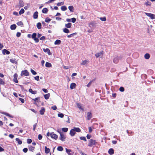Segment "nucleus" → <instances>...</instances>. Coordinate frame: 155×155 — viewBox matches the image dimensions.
<instances>
[{"label": "nucleus", "instance_id": "f257e3e1", "mask_svg": "<svg viewBox=\"0 0 155 155\" xmlns=\"http://www.w3.org/2000/svg\"><path fill=\"white\" fill-rule=\"evenodd\" d=\"M97 143V142L95 140L91 139L88 141V146L90 147H91L95 145Z\"/></svg>", "mask_w": 155, "mask_h": 155}, {"label": "nucleus", "instance_id": "f03ea898", "mask_svg": "<svg viewBox=\"0 0 155 155\" xmlns=\"http://www.w3.org/2000/svg\"><path fill=\"white\" fill-rule=\"evenodd\" d=\"M21 76L24 75L28 76L29 75V73L27 70H25L21 71Z\"/></svg>", "mask_w": 155, "mask_h": 155}, {"label": "nucleus", "instance_id": "7ed1b4c3", "mask_svg": "<svg viewBox=\"0 0 155 155\" xmlns=\"http://www.w3.org/2000/svg\"><path fill=\"white\" fill-rule=\"evenodd\" d=\"M121 59V57L120 56H117L115 57L113 59V62L115 64L117 63Z\"/></svg>", "mask_w": 155, "mask_h": 155}, {"label": "nucleus", "instance_id": "20e7f679", "mask_svg": "<svg viewBox=\"0 0 155 155\" xmlns=\"http://www.w3.org/2000/svg\"><path fill=\"white\" fill-rule=\"evenodd\" d=\"M96 25V22L95 21H92L88 24V26L90 28L95 27Z\"/></svg>", "mask_w": 155, "mask_h": 155}, {"label": "nucleus", "instance_id": "39448f33", "mask_svg": "<svg viewBox=\"0 0 155 155\" xmlns=\"http://www.w3.org/2000/svg\"><path fill=\"white\" fill-rule=\"evenodd\" d=\"M60 139L63 141H64L66 138L65 136L62 133L60 132Z\"/></svg>", "mask_w": 155, "mask_h": 155}, {"label": "nucleus", "instance_id": "423d86ee", "mask_svg": "<svg viewBox=\"0 0 155 155\" xmlns=\"http://www.w3.org/2000/svg\"><path fill=\"white\" fill-rule=\"evenodd\" d=\"M145 14L147 16L150 17L151 18V19H152L155 18L154 16H155V15L153 14L146 12L145 13Z\"/></svg>", "mask_w": 155, "mask_h": 155}, {"label": "nucleus", "instance_id": "0eeeda50", "mask_svg": "<svg viewBox=\"0 0 155 155\" xmlns=\"http://www.w3.org/2000/svg\"><path fill=\"white\" fill-rule=\"evenodd\" d=\"M92 117V114L91 112L87 113V120H90Z\"/></svg>", "mask_w": 155, "mask_h": 155}, {"label": "nucleus", "instance_id": "6e6552de", "mask_svg": "<svg viewBox=\"0 0 155 155\" xmlns=\"http://www.w3.org/2000/svg\"><path fill=\"white\" fill-rule=\"evenodd\" d=\"M50 136L52 138L56 140L58 138V136L57 135L54 134L53 133H51L50 134Z\"/></svg>", "mask_w": 155, "mask_h": 155}, {"label": "nucleus", "instance_id": "1a4fd4ad", "mask_svg": "<svg viewBox=\"0 0 155 155\" xmlns=\"http://www.w3.org/2000/svg\"><path fill=\"white\" fill-rule=\"evenodd\" d=\"M18 75L17 74H15L14 75V81L16 83H18V82L17 80Z\"/></svg>", "mask_w": 155, "mask_h": 155}, {"label": "nucleus", "instance_id": "9d476101", "mask_svg": "<svg viewBox=\"0 0 155 155\" xmlns=\"http://www.w3.org/2000/svg\"><path fill=\"white\" fill-rule=\"evenodd\" d=\"M43 51L45 52H47L48 54L49 55H51V53L50 52V51L49 49L48 48H46V49L43 48Z\"/></svg>", "mask_w": 155, "mask_h": 155}, {"label": "nucleus", "instance_id": "9b49d317", "mask_svg": "<svg viewBox=\"0 0 155 155\" xmlns=\"http://www.w3.org/2000/svg\"><path fill=\"white\" fill-rule=\"evenodd\" d=\"M76 132L73 129L71 130L70 132V134L71 136H74Z\"/></svg>", "mask_w": 155, "mask_h": 155}, {"label": "nucleus", "instance_id": "f8f14e48", "mask_svg": "<svg viewBox=\"0 0 155 155\" xmlns=\"http://www.w3.org/2000/svg\"><path fill=\"white\" fill-rule=\"evenodd\" d=\"M2 54L5 55V54H9L10 53V51L6 49H4L2 50Z\"/></svg>", "mask_w": 155, "mask_h": 155}, {"label": "nucleus", "instance_id": "ddd939ff", "mask_svg": "<svg viewBox=\"0 0 155 155\" xmlns=\"http://www.w3.org/2000/svg\"><path fill=\"white\" fill-rule=\"evenodd\" d=\"M103 51H102L100 52H99L97 53L96 54H95V56L96 58H98L100 56L103 55Z\"/></svg>", "mask_w": 155, "mask_h": 155}, {"label": "nucleus", "instance_id": "4468645a", "mask_svg": "<svg viewBox=\"0 0 155 155\" xmlns=\"http://www.w3.org/2000/svg\"><path fill=\"white\" fill-rule=\"evenodd\" d=\"M76 85L75 83H72L70 85V88L71 89H73L76 87Z\"/></svg>", "mask_w": 155, "mask_h": 155}, {"label": "nucleus", "instance_id": "2eb2a0df", "mask_svg": "<svg viewBox=\"0 0 155 155\" xmlns=\"http://www.w3.org/2000/svg\"><path fill=\"white\" fill-rule=\"evenodd\" d=\"M45 111V109L44 107H42L41 109L40 110V113L41 115L44 114V112Z\"/></svg>", "mask_w": 155, "mask_h": 155}, {"label": "nucleus", "instance_id": "dca6fc26", "mask_svg": "<svg viewBox=\"0 0 155 155\" xmlns=\"http://www.w3.org/2000/svg\"><path fill=\"white\" fill-rule=\"evenodd\" d=\"M29 91L31 94H35L37 93V91H33L32 89L31 88H30L29 89Z\"/></svg>", "mask_w": 155, "mask_h": 155}, {"label": "nucleus", "instance_id": "f3484780", "mask_svg": "<svg viewBox=\"0 0 155 155\" xmlns=\"http://www.w3.org/2000/svg\"><path fill=\"white\" fill-rule=\"evenodd\" d=\"M38 12L37 11H36L34 13L33 15V17L34 18L36 19L38 18Z\"/></svg>", "mask_w": 155, "mask_h": 155}, {"label": "nucleus", "instance_id": "a211bd4d", "mask_svg": "<svg viewBox=\"0 0 155 155\" xmlns=\"http://www.w3.org/2000/svg\"><path fill=\"white\" fill-rule=\"evenodd\" d=\"M77 105L78 107L79 108V109L84 110V109L82 107L81 104H79L78 103H77Z\"/></svg>", "mask_w": 155, "mask_h": 155}, {"label": "nucleus", "instance_id": "6ab92c4d", "mask_svg": "<svg viewBox=\"0 0 155 155\" xmlns=\"http://www.w3.org/2000/svg\"><path fill=\"white\" fill-rule=\"evenodd\" d=\"M108 152L110 155L113 154L114 153V150L112 148H110Z\"/></svg>", "mask_w": 155, "mask_h": 155}, {"label": "nucleus", "instance_id": "aec40b11", "mask_svg": "<svg viewBox=\"0 0 155 155\" xmlns=\"http://www.w3.org/2000/svg\"><path fill=\"white\" fill-rule=\"evenodd\" d=\"M45 66L47 68L51 67L52 64L51 63L47 62L45 63Z\"/></svg>", "mask_w": 155, "mask_h": 155}, {"label": "nucleus", "instance_id": "412c9836", "mask_svg": "<svg viewBox=\"0 0 155 155\" xmlns=\"http://www.w3.org/2000/svg\"><path fill=\"white\" fill-rule=\"evenodd\" d=\"M73 129L75 132H80L81 131L80 129L78 127H74Z\"/></svg>", "mask_w": 155, "mask_h": 155}, {"label": "nucleus", "instance_id": "4be33fe9", "mask_svg": "<svg viewBox=\"0 0 155 155\" xmlns=\"http://www.w3.org/2000/svg\"><path fill=\"white\" fill-rule=\"evenodd\" d=\"M10 61L11 62L13 63L17 64V62L16 61V59L15 58H11L10 59Z\"/></svg>", "mask_w": 155, "mask_h": 155}, {"label": "nucleus", "instance_id": "5701e85b", "mask_svg": "<svg viewBox=\"0 0 155 155\" xmlns=\"http://www.w3.org/2000/svg\"><path fill=\"white\" fill-rule=\"evenodd\" d=\"M50 152V150L49 148L47 147L46 146L45 147V153L47 154L49 153Z\"/></svg>", "mask_w": 155, "mask_h": 155}, {"label": "nucleus", "instance_id": "b1692460", "mask_svg": "<svg viewBox=\"0 0 155 155\" xmlns=\"http://www.w3.org/2000/svg\"><path fill=\"white\" fill-rule=\"evenodd\" d=\"M2 114H5V115L6 116H8L10 118H12L13 117V116H12L11 115H10V114H9L8 113H6V112H3L2 113Z\"/></svg>", "mask_w": 155, "mask_h": 155}, {"label": "nucleus", "instance_id": "393cba45", "mask_svg": "<svg viewBox=\"0 0 155 155\" xmlns=\"http://www.w3.org/2000/svg\"><path fill=\"white\" fill-rule=\"evenodd\" d=\"M16 28V25L15 24L12 25L10 26V28L12 30H15Z\"/></svg>", "mask_w": 155, "mask_h": 155}, {"label": "nucleus", "instance_id": "a878e982", "mask_svg": "<svg viewBox=\"0 0 155 155\" xmlns=\"http://www.w3.org/2000/svg\"><path fill=\"white\" fill-rule=\"evenodd\" d=\"M71 24L70 23H68L67 24H65V27L68 28H70L71 26Z\"/></svg>", "mask_w": 155, "mask_h": 155}, {"label": "nucleus", "instance_id": "bb28decb", "mask_svg": "<svg viewBox=\"0 0 155 155\" xmlns=\"http://www.w3.org/2000/svg\"><path fill=\"white\" fill-rule=\"evenodd\" d=\"M95 79H93L91 81L88 83L87 84V86L88 87H89L91 85L92 82L95 81Z\"/></svg>", "mask_w": 155, "mask_h": 155}, {"label": "nucleus", "instance_id": "cd10ccee", "mask_svg": "<svg viewBox=\"0 0 155 155\" xmlns=\"http://www.w3.org/2000/svg\"><path fill=\"white\" fill-rule=\"evenodd\" d=\"M50 96V93H48L47 94L44 95V97L45 99L46 100L48 99Z\"/></svg>", "mask_w": 155, "mask_h": 155}, {"label": "nucleus", "instance_id": "c85d7f7f", "mask_svg": "<svg viewBox=\"0 0 155 155\" xmlns=\"http://www.w3.org/2000/svg\"><path fill=\"white\" fill-rule=\"evenodd\" d=\"M41 24L40 22L38 23L37 24V27L38 29H40L41 28Z\"/></svg>", "mask_w": 155, "mask_h": 155}, {"label": "nucleus", "instance_id": "c756f323", "mask_svg": "<svg viewBox=\"0 0 155 155\" xmlns=\"http://www.w3.org/2000/svg\"><path fill=\"white\" fill-rule=\"evenodd\" d=\"M16 141H17L19 144H21L22 143V141L20 140L18 138H16Z\"/></svg>", "mask_w": 155, "mask_h": 155}, {"label": "nucleus", "instance_id": "7c9ffc66", "mask_svg": "<svg viewBox=\"0 0 155 155\" xmlns=\"http://www.w3.org/2000/svg\"><path fill=\"white\" fill-rule=\"evenodd\" d=\"M48 11V10L47 8H45L43 9L42 12L43 13H46Z\"/></svg>", "mask_w": 155, "mask_h": 155}, {"label": "nucleus", "instance_id": "2f4dec72", "mask_svg": "<svg viewBox=\"0 0 155 155\" xmlns=\"http://www.w3.org/2000/svg\"><path fill=\"white\" fill-rule=\"evenodd\" d=\"M68 9L71 12H73L74 11V7L72 6H69L68 7Z\"/></svg>", "mask_w": 155, "mask_h": 155}, {"label": "nucleus", "instance_id": "473e14b6", "mask_svg": "<svg viewBox=\"0 0 155 155\" xmlns=\"http://www.w3.org/2000/svg\"><path fill=\"white\" fill-rule=\"evenodd\" d=\"M144 57L147 59H149L150 58V55L149 54L146 53L144 55Z\"/></svg>", "mask_w": 155, "mask_h": 155}, {"label": "nucleus", "instance_id": "72a5a7b5", "mask_svg": "<svg viewBox=\"0 0 155 155\" xmlns=\"http://www.w3.org/2000/svg\"><path fill=\"white\" fill-rule=\"evenodd\" d=\"M67 9V8L65 6H63L61 7V9L62 11H65Z\"/></svg>", "mask_w": 155, "mask_h": 155}, {"label": "nucleus", "instance_id": "f704fd0d", "mask_svg": "<svg viewBox=\"0 0 155 155\" xmlns=\"http://www.w3.org/2000/svg\"><path fill=\"white\" fill-rule=\"evenodd\" d=\"M88 61L87 60L83 61H82V62L81 63V64L85 65L87 64V62Z\"/></svg>", "mask_w": 155, "mask_h": 155}, {"label": "nucleus", "instance_id": "c9c22d12", "mask_svg": "<svg viewBox=\"0 0 155 155\" xmlns=\"http://www.w3.org/2000/svg\"><path fill=\"white\" fill-rule=\"evenodd\" d=\"M61 41L59 40H57L54 42L55 45H59L61 43Z\"/></svg>", "mask_w": 155, "mask_h": 155}, {"label": "nucleus", "instance_id": "e433bc0d", "mask_svg": "<svg viewBox=\"0 0 155 155\" xmlns=\"http://www.w3.org/2000/svg\"><path fill=\"white\" fill-rule=\"evenodd\" d=\"M40 99V97H38L35 98V99H32V100H34L35 101V102L34 103V104H36V101H39Z\"/></svg>", "mask_w": 155, "mask_h": 155}, {"label": "nucleus", "instance_id": "4c0bfd02", "mask_svg": "<svg viewBox=\"0 0 155 155\" xmlns=\"http://www.w3.org/2000/svg\"><path fill=\"white\" fill-rule=\"evenodd\" d=\"M63 31L65 33H68L69 32V30L67 28H64Z\"/></svg>", "mask_w": 155, "mask_h": 155}, {"label": "nucleus", "instance_id": "58836bf2", "mask_svg": "<svg viewBox=\"0 0 155 155\" xmlns=\"http://www.w3.org/2000/svg\"><path fill=\"white\" fill-rule=\"evenodd\" d=\"M25 12V10L23 8H21L19 11V13L20 15H21L24 13Z\"/></svg>", "mask_w": 155, "mask_h": 155}, {"label": "nucleus", "instance_id": "ea45409f", "mask_svg": "<svg viewBox=\"0 0 155 155\" xmlns=\"http://www.w3.org/2000/svg\"><path fill=\"white\" fill-rule=\"evenodd\" d=\"M17 24L18 26H22L23 25V23L21 21H19L17 23Z\"/></svg>", "mask_w": 155, "mask_h": 155}, {"label": "nucleus", "instance_id": "a19ab883", "mask_svg": "<svg viewBox=\"0 0 155 155\" xmlns=\"http://www.w3.org/2000/svg\"><path fill=\"white\" fill-rule=\"evenodd\" d=\"M57 150L59 151H62L63 150V148L62 147L59 146L57 147Z\"/></svg>", "mask_w": 155, "mask_h": 155}, {"label": "nucleus", "instance_id": "79ce46f5", "mask_svg": "<svg viewBox=\"0 0 155 155\" xmlns=\"http://www.w3.org/2000/svg\"><path fill=\"white\" fill-rule=\"evenodd\" d=\"M51 19H50L48 18V17H47L45 18V21L46 22L48 23L51 21Z\"/></svg>", "mask_w": 155, "mask_h": 155}, {"label": "nucleus", "instance_id": "37998d69", "mask_svg": "<svg viewBox=\"0 0 155 155\" xmlns=\"http://www.w3.org/2000/svg\"><path fill=\"white\" fill-rule=\"evenodd\" d=\"M68 128L64 127L62 128V130L65 132H66L68 131Z\"/></svg>", "mask_w": 155, "mask_h": 155}, {"label": "nucleus", "instance_id": "c03bdc74", "mask_svg": "<svg viewBox=\"0 0 155 155\" xmlns=\"http://www.w3.org/2000/svg\"><path fill=\"white\" fill-rule=\"evenodd\" d=\"M100 19L102 21H105L106 20V18L105 17H101Z\"/></svg>", "mask_w": 155, "mask_h": 155}, {"label": "nucleus", "instance_id": "a18cd8bd", "mask_svg": "<svg viewBox=\"0 0 155 155\" xmlns=\"http://www.w3.org/2000/svg\"><path fill=\"white\" fill-rule=\"evenodd\" d=\"M5 83L4 81L1 78H0V84L4 85Z\"/></svg>", "mask_w": 155, "mask_h": 155}, {"label": "nucleus", "instance_id": "49530a36", "mask_svg": "<svg viewBox=\"0 0 155 155\" xmlns=\"http://www.w3.org/2000/svg\"><path fill=\"white\" fill-rule=\"evenodd\" d=\"M27 142L28 143L30 144L32 142V140L31 139L28 138L27 140Z\"/></svg>", "mask_w": 155, "mask_h": 155}, {"label": "nucleus", "instance_id": "de8ad7c7", "mask_svg": "<svg viewBox=\"0 0 155 155\" xmlns=\"http://www.w3.org/2000/svg\"><path fill=\"white\" fill-rule=\"evenodd\" d=\"M35 148L34 147L31 146L29 147V150L30 151H32L34 150Z\"/></svg>", "mask_w": 155, "mask_h": 155}, {"label": "nucleus", "instance_id": "09e8293b", "mask_svg": "<svg viewBox=\"0 0 155 155\" xmlns=\"http://www.w3.org/2000/svg\"><path fill=\"white\" fill-rule=\"evenodd\" d=\"M31 71L33 75H35L37 74L36 72L32 69H31Z\"/></svg>", "mask_w": 155, "mask_h": 155}, {"label": "nucleus", "instance_id": "8fccbe9b", "mask_svg": "<svg viewBox=\"0 0 155 155\" xmlns=\"http://www.w3.org/2000/svg\"><path fill=\"white\" fill-rule=\"evenodd\" d=\"M80 139L81 140H83L85 141H86L87 140L86 139L85 137H80Z\"/></svg>", "mask_w": 155, "mask_h": 155}, {"label": "nucleus", "instance_id": "3c124183", "mask_svg": "<svg viewBox=\"0 0 155 155\" xmlns=\"http://www.w3.org/2000/svg\"><path fill=\"white\" fill-rule=\"evenodd\" d=\"M36 33H33L31 36L32 38L33 39H34L35 38H36Z\"/></svg>", "mask_w": 155, "mask_h": 155}, {"label": "nucleus", "instance_id": "603ef678", "mask_svg": "<svg viewBox=\"0 0 155 155\" xmlns=\"http://www.w3.org/2000/svg\"><path fill=\"white\" fill-rule=\"evenodd\" d=\"M58 117L61 118H62L64 117V114L62 113H60L58 114Z\"/></svg>", "mask_w": 155, "mask_h": 155}, {"label": "nucleus", "instance_id": "864d4df0", "mask_svg": "<svg viewBox=\"0 0 155 155\" xmlns=\"http://www.w3.org/2000/svg\"><path fill=\"white\" fill-rule=\"evenodd\" d=\"M145 4L147 6H150L151 5V3L149 1H147Z\"/></svg>", "mask_w": 155, "mask_h": 155}, {"label": "nucleus", "instance_id": "5fc2aeb1", "mask_svg": "<svg viewBox=\"0 0 155 155\" xmlns=\"http://www.w3.org/2000/svg\"><path fill=\"white\" fill-rule=\"evenodd\" d=\"M18 99L22 103H24L25 102V100L24 99L20 97Z\"/></svg>", "mask_w": 155, "mask_h": 155}, {"label": "nucleus", "instance_id": "6e6d98bb", "mask_svg": "<svg viewBox=\"0 0 155 155\" xmlns=\"http://www.w3.org/2000/svg\"><path fill=\"white\" fill-rule=\"evenodd\" d=\"M119 90L120 91L123 92L124 90V87H121L119 88Z\"/></svg>", "mask_w": 155, "mask_h": 155}, {"label": "nucleus", "instance_id": "4d7b16f0", "mask_svg": "<svg viewBox=\"0 0 155 155\" xmlns=\"http://www.w3.org/2000/svg\"><path fill=\"white\" fill-rule=\"evenodd\" d=\"M39 76H37L35 77V80L37 81H39Z\"/></svg>", "mask_w": 155, "mask_h": 155}, {"label": "nucleus", "instance_id": "13d9d810", "mask_svg": "<svg viewBox=\"0 0 155 155\" xmlns=\"http://www.w3.org/2000/svg\"><path fill=\"white\" fill-rule=\"evenodd\" d=\"M71 19L72 22L73 23L75 22L76 21V19L75 18H73Z\"/></svg>", "mask_w": 155, "mask_h": 155}, {"label": "nucleus", "instance_id": "bf43d9fd", "mask_svg": "<svg viewBox=\"0 0 155 155\" xmlns=\"http://www.w3.org/2000/svg\"><path fill=\"white\" fill-rule=\"evenodd\" d=\"M21 33L19 32H17V33L16 34V36L17 37H20L21 36Z\"/></svg>", "mask_w": 155, "mask_h": 155}, {"label": "nucleus", "instance_id": "052dcab7", "mask_svg": "<svg viewBox=\"0 0 155 155\" xmlns=\"http://www.w3.org/2000/svg\"><path fill=\"white\" fill-rule=\"evenodd\" d=\"M34 39L36 43H38L39 41V39L36 37L34 38Z\"/></svg>", "mask_w": 155, "mask_h": 155}, {"label": "nucleus", "instance_id": "680f3d73", "mask_svg": "<svg viewBox=\"0 0 155 155\" xmlns=\"http://www.w3.org/2000/svg\"><path fill=\"white\" fill-rule=\"evenodd\" d=\"M51 108L54 110H56L57 109V107L56 106L54 105L52 106L51 107Z\"/></svg>", "mask_w": 155, "mask_h": 155}, {"label": "nucleus", "instance_id": "e2e57ef3", "mask_svg": "<svg viewBox=\"0 0 155 155\" xmlns=\"http://www.w3.org/2000/svg\"><path fill=\"white\" fill-rule=\"evenodd\" d=\"M28 149L27 148H25L23 150V151L25 153H26L28 151Z\"/></svg>", "mask_w": 155, "mask_h": 155}, {"label": "nucleus", "instance_id": "0e129e2a", "mask_svg": "<svg viewBox=\"0 0 155 155\" xmlns=\"http://www.w3.org/2000/svg\"><path fill=\"white\" fill-rule=\"evenodd\" d=\"M42 136L41 134H39L38 136V139L39 140H41L42 139Z\"/></svg>", "mask_w": 155, "mask_h": 155}, {"label": "nucleus", "instance_id": "69168bd1", "mask_svg": "<svg viewBox=\"0 0 155 155\" xmlns=\"http://www.w3.org/2000/svg\"><path fill=\"white\" fill-rule=\"evenodd\" d=\"M91 137V135L90 134H87L86 136L87 138L88 139H90Z\"/></svg>", "mask_w": 155, "mask_h": 155}, {"label": "nucleus", "instance_id": "338daca9", "mask_svg": "<svg viewBox=\"0 0 155 155\" xmlns=\"http://www.w3.org/2000/svg\"><path fill=\"white\" fill-rule=\"evenodd\" d=\"M66 152L69 153L71 152V150L70 149H68L67 148L66 149Z\"/></svg>", "mask_w": 155, "mask_h": 155}, {"label": "nucleus", "instance_id": "774afa93", "mask_svg": "<svg viewBox=\"0 0 155 155\" xmlns=\"http://www.w3.org/2000/svg\"><path fill=\"white\" fill-rule=\"evenodd\" d=\"M45 39V37L44 36H43L40 38V40H44Z\"/></svg>", "mask_w": 155, "mask_h": 155}]
</instances>
